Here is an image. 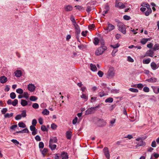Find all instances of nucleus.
I'll return each mask as SVG.
<instances>
[{
	"label": "nucleus",
	"instance_id": "nucleus-5",
	"mask_svg": "<svg viewBox=\"0 0 159 159\" xmlns=\"http://www.w3.org/2000/svg\"><path fill=\"white\" fill-rule=\"evenodd\" d=\"M104 28L105 30H107L108 31L110 32L114 30L115 28V27L114 25L110 24L109 22H108L106 27H105Z\"/></svg>",
	"mask_w": 159,
	"mask_h": 159
},
{
	"label": "nucleus",
	"instance_id": "nucleus-50",
	"mask_svg": "<svg viewBox=\"0 0 159 159\" xmlns=\"http://www.w3.org/2000/svg\"><path fill=\"white\" fill-rule=\"evenodd\" d=\"M98 74L100 77H102L103 75V73L101 71L99 70L98 72Z\"/></svg>",
	"mask_w": 159,
	"mask_h": 159
},
{
	"label": "nucleus",
	"instance_id": "nucleus-37",
	"mask_svg": "<svg viewBox=\"0 0 159 159\" xmlns=\"http://www.w3.org/2000/svg\"><path fill=\"white\" fill-rule=\"evenodd\" d=\"M48 151V149L46 148H44L42 151V154L43 155V157H45V154Z\"/></svg>",
	"mask_w": 159,
	"mask_h": 159
},
{
	"label": "nucleus",
	"instance_id": "nucleus-31",
	"mask_svg": "<svg viewBox=\"0 0 159 159\" xmlns=\"http://www.w3.org/2000/svg\"><path fill=\"white\" fill-rule=\"evenodd\" d=\"M16 94L14 92H12L10 94V98L12 99H14L16 98Z\"/></svg>",
	"mask_w": 159,
	"mask_h": 159
},
{
	"label": "nucleus",
	"instance_id": "nucleus-41",
	"mask_svg": "<svg viewBox=\"0 0 159 159\" xmlns=\"http://www.w3.org/2000/svg\"><path fill=\"white\" fill-rule=\"evenodd\" d=\"M41 129L43 131H48V129L46 128V126L44 125H42L41 126Z\"/></svg>",
	"mask_w": 159,
	"mask_h": 159
},
{
	"label": "nucleus",
	"instance_id": "nucleus-30",
	"mask_svg": "<svg viewBox=\"0 0 159 159\" xmlns=\"http://www.w3.org/2000/svg\"><path fill=\"white\" fill-rule=\"evenodd\" d=\"M37 99V97L34 96H31L30 98V101H35Z\"/></svg>",
	"mask_w": 159,
	"mask_h": 159
},
{
	"label": "nucleus",
	"instance_id": "nucleus-40",
	"mask_svg": "<svg viewBox=\"0 0 159 159\" xmlns=\"http://www.w3.org/2000/svg\"><path fill=\"white\" fill-rule=\"evenodd\" d=\"M98 95L100 97H102L106 95V94L104 92H101L98 93Z\"/></svg>",
	"mask_w": 159,
	"mask_h": 159
},
{
	"label": "nucleus",
	"instance_id": "nucleus-42",
	"mask_svg": "<svg viewBox=\"0 0 159 159\" xmlns=\"http://www.w3.org/2000/svg\"><path fill=\"white\" fill-rule=\"evenodd\" d=\"M80 97L81 98L85 100V101H86L88 100V97L85 94H83L82 95L80 96Z\"/></svg>",
	"mask_w": 159,
	"mask_h": 159
},
{
	"label": "nucleus",
	"instance_id": "nucleus-14",
	"mask_svg": "<svg viewBox=\"0 0 159 159\" xmlns=\"http://www.w3.org/2000/svg\"><path fill=\"white\" fill-rule=\"evenodd\" d=\"M102 49V48L100 47L98 48L95 51V55L97 56H99L102 54L103 52Z\"/></svg>",
	"mask_w": 159,
	"mask_h": 159
},
{
	"label": "nucleus",
	"instance_id": "nucleus-12",
	"mask_svg": "<svg viewBox=\"0 0 159 159\" xmlns=\"http://www.w3.org/2000/svg\"><path fill=\"white\" fill-rule=\"evenodd\" d=\"M7 81V79L4 76H2L0 77V82L1 83L4 84Z\"/></svg>",
	"mask_w": 159,
	"mask_h": 159
},
{
	"label": "nucleus",
	"instance_id": "nucleus-19",
	"mask_svg": "<svg viewBox=\"0 0 159 159\" xmlns=\"http://www.w3.org/2000/svg\"><path fill=\"white\" fill-rule=\"evenodd\" d=\"M151 66L152 69L153 70H156L157 68V65L154 62H152L151 63Z\"/></svg>",
	"mask_w": 159,
	"mask_h": 159
},
{
	"label": "nucleus",
	"instance_id": "nucleus-47",
	"mask_svg": "<svg viewBox=\"0 0 159 159\" xmlns=\"http://www.w3.org/2000/svg\"><path fill=\"white\" fill-rule=\"evenodd\" d=\"M44 143L43 142H40L39 143V147L40 148H43L44 147Z\"/></svg>",
	"mask_w": 159,
	"mask_h": 159
},
{
	"label": "nucleus",
	"instance_id": "nucleus-8",
	"mask_svg": "<svg viewBox=\"0 0 159 159\" xmlns=\"http://www.w3.org/2000/svg\"><path fill=\"white\" fill-rule=\"evenodd\" d=\"M115 3V7H119L120 9H123L125 7V5L122 2H116Z\"/></svg>",
	"mask_w": 159,
	"mask_h": 159
},
{
	"label": "nucleus",
	"instance_id": "nucleus-48",
	"mask_svg": "<svg viewBox=\"0 0 159 159\" xmlns=\"http://www.w3.org/2000/svg\"><path fill=\"white\" fill-rule=\"evenodd\" d=\"M91 10V7L90 6H88L87 7L86 11L87 12L89 13Z\"/></svg>",
	"mask_w": 159,
	"mask_h": 159
},
{
	"label": "nucleus",
	"instance_id": "nucleus-43",
	"mask_svg": "<svg viewBox=\"0 0 159 159\" xmlns=\"http://www.w3.org/2000/svg\"><path fill=\"white\" fill-rule=\"evenodd\" d=\"M7 111V109L6 108H2L1 110V112L2 114H5L6 113Z\"/></svg>",
	"mask_w": 159,
	"mask_h": 159
},
{
	"label": "nucleus",
	"instance_id": "nucleus-29",
	"mask_svg": "<svg viewBox=\"0 0 159 159\" xmlns=\"http://www.w3.org/2000/svg\"><path fill=\"white\" fill-rule=\"evenodd\" d=\"M99 42V40L97 38H95L94 39L93 43L94 44L96 45H97L98 43Z\"/></svg>",
	"mask_w": 159,
	"mask_h": 159
},
{
	"label": "nucleus",
	"instance_id": "nucleus-39",
	"mask_svg": "<svg viewBox=\"0 0 159 159\" xmlns=\"http://www.w3.org/2000/svg\"><path fill=\"white\" fill-rule=\"evenodd\" d=\"M32 107L34 109H37L39 107V104L36 103H34L32 105Z\"/></svg>",
	"mask_w": 159,
	"mask_h": 159
},
{
	"label": "nucleus",
	"instance_id": "nucleus-38",
	"mask_svg": "<svg viewBox=\"0 0 159 159\" xmlns=\"http://www.w3.org/2000/svg\"><path fill=\"white\" fill-rule=\"evenodd\" d=\"M151 61L150 59L148 58V59H145L143 60V63L144 64H148Z\"/></svg>",
	"mask_w": 159,
	"mask_h": 159
},
{
	"label": "nucleus",
	"instance_id": "nucleus-16",
	"mask_svg": "<svg viewBox=\"0 0 159 159\" xmlns=\"http://www.w3.org/2000/svg\"><path fill=\"white\" fill-rule=\"evenodd\" d=\"M57 140L56 137H52L51 138L49 141V143H56L57 142Z\"/></svg>",
	"mask_w": 159,
	"mask_h": 159
},
{
	"label": "nucleus",
	"instance_id": "nucleus-35",
	"mask_svg": "<svg viewBox=\"0 0 159 159\" xmlns=\"http://www.w3.org/2000/svg\"><path fill=\"white\" fill-rule=\"evenodd\" d=\"M129 90L130 91L134 93H138L139 92V90L138 89L132 88H130L129 89Z\"/></svg>",
	"mask_w": 159,
	"mask_h": 159
},
{
	"label": "nucleus",
	"instance_id": "nucleus-56",
	"mask_svg": "<svg viewBox=\"0 0 159 159\" xmlns=\"http://www.w3.org/2000/svg\"><path fill=\"white\" fill-rule=\"evenodd\" d=\"M30 130L32 132L33 131L35 130L36 129L34 127V126L31 125L30 126Z\"/></svg>",
	"mask_w": 159,
	"mask_h": 159
},
{
	"label": "nucleus",
	"instance_id": "nucleus-60",
	"mask_svg": "<svg viewBox=\"0 0 159 159\" xmlns=\"http://www.w3.org/2000/svg\"><path fill=\"white\" fill-rule=\"evenodd\" d=\"M22 133H29V131L27 128H25L24 129L22 130Z\"/></svg>",
	"mask_w": 159,
	"mask_h": 159
},
{
	"label": "nucleus",
	"instance_id": "nucleus-26",
	"mask_svg": "<svg viewBox=\"0 0 159 159\" xmlns=\"http://www.w3.org/2000/svg\"><path fill=\"white\" fill-rule=\"evenodd\" d=\"M113 101V98H112L110 97L106 99L105 100L106 102L111 103Z\"/></svg>",
	"mask_w": 159,
	"mask_h": 159
},
{
	"label": "nucleus",
	"instance_id": "nucleus-27",
	"mask_svg": "<svg viewBox=\"0 0 159 159\" xmlns=\"http://www.w3.org/2000/svg\"><path fill=\"white\" fill-rule=\"evenodd\" d=\"M18 103V100L17 99H15L12 102V105L14 107L16 106Z\"/></svg>",
	"mask_w": 159,
	"mask_h": 159
},
{
	"label": "nucleus",
	"instance_id": "nucleus-1",
	"mask_svg": "<svg viewBox=\"0 0 159 159\" xmlns=\"http://www.w3.org/2000/svg\"><path fill=\"white\" fill-rule=\"evenodd\" d=\"M93 121L95 124L99 127L104 126L106 123L103 119L98 117H95L93 119Z\"/></svg>",
	"mask_w": 159,
	"mask_h": 159
},
{
	"label": "nucleus",
	"instance_id": "nucleus-62",
	"mask_svg": "<svg viewBox=\"0 0 159 159\" xmlns=\"http://www.w3.org/2000/svg\"><path fill=\"white\" fill-rule=\"evenodd\" d=\"M24 97L26 98H28L29 97V94L27 92H24L23 94Z\"/></svg>",
	"mask_w": 159,
	"mask_h": 159
},
{
	"label": "nucleus",
	"instance_id": "nucleus-2",
	"mask_svg": "<svg viewBox=\"0 0 159 159\" xmlns=\"http://www.w3.org/2000/svg\"><path fill=\"white\" fill-rule=\"evenodd\" d=\"M117 26L119 28V30L124 34L126 33L125 25L124 24L121 22H118L117 24Z\"/></svg>",
	"mask_w": 159,
	"mask_h": 159
},
{
	"label": "nucleus",
	"instance_id": "nucleus-17",
	"mask_svg": "<svg viewBox=\"0 0 159 159\" xmlns=\"http://www.w3.org/2000/svg\"><path fill=\"white\" fill-rule=\"evenodd\" d=\"M72 132L71 131H67L66 133V138L69 139L71 138Z\"/></svg>",
	"mask_w": 159,
	"mask_h": 159
},
{
	"label": "nucleus",
	"instance_id": "nucleus-63",
	"mask_svg": "<svg viewBox=\"0 0 159 159\" xmlns=\"http://www.w3.org/2000/svg\"><path fill=\"white\" fill-rule=\"evenodd\" d=\"M128 61L130 62H133L134 61L133 59H132L130 57L128 56Z\"/></svg>",
	"mask_w": 159,
	"mask_h": 159
},
{
	"label": "nucleus",
	"instance_id": "nucleus-6",
	"mask_svg": "<svg viewBox=\"0 0 159 159\" xmlns=\"http://www.w3.org/2000/svg\"><path fill=\"white\" fill-rule=\"evenodd\" d=\"M102 151L106 158L108 159H109L110 158V154L108 148L107 147H105Z\"/></svg>",
	"mask_w": 159,
	"mask_h": 159
},
{
	"label": "nucleus",
	"instance_id": "nucleus-20",
	"mask_svg": "<svg viewBox=\"0 0 159 159\" xmlns=\"http://www.w3.org/2000/svg\"><path fill=\"white\" fill-rule=\"evenodd\" d=\"M49 146L51 149L52 150H55L57 147V145L55 144H53V143H49Z\"/></svg>",
	"mask_w": 159,
	"mask_h": 159
},
{
	"label": "nucleus",
	"instance_id": "nucleus-33",
	"mask_svg": "<svg viewBox=\"0 0 159 159\" xmlns=\"http://www.w3.org/2000/svg\"><path fill=\"white\" fill-rule=\"evenodd\" d=\"M145 142L141 140L140 142L138 143L137 145L139 146H144L145 145Z\"/></svg>",
	"mask_w": 159,
	"mask_h": 159
},
{
	"label": "nucleus",
	"instance_id": "nucleus-28",
	"mask_svg": "<svg viewBox=\"0 0 159 159\" xmlns=\"http://www.w3.org/2000/svg\"><path fill=\"white\" fill-rule=\"evenodd\" d=\"M18 126L20 127L25 128L26 127L25 125L23 122H20L18 123Z\"/></svg>",
	"mask_w": 159,
	"mask_h": 159
},
{
	"label": "nucleus",
	"instance_id": "nucleus-23",
	"mask_svg": "<svg viewBox=\"0 0 159 159\" xmlns=\"http://www.w3.org/2000/svg\"><path fill=\"white\" fill-rule=\"evenodd\" d=\"M75 7L76 9V10H78L79 11H84V7L80 5H76L75 6Z\"/></svg>",
	"mask_w": 159,
	"mask_h": 159
},
{
	"label": "nucleus",
	"instance_id": "nucleus-9",
	"mask_svg": "<svg viewBox=\"0 0 159 159\" xmlns=\"http://www.w3.org/2000/svg\"><path fill=\"white\" fill-rule=\"evenodd\" d=\"M68 156L67 153L65 152H62L61 154V157L62 159H68Z\"/></svg>",
	"mask_w": 159,
	"mask_h": 159
},
{
	"label": "nucleus",
	"instance_id": "nucleus-36",
	"mask_svg": "<svg viewBox=\"0 0 159 159\" xmlns=\"http://www.w3.org/2000/svg\"><path fill=\"white\" fill-rule=\"evenodd\" d=\"M16 92L20 94H22L23 93V90L20 88H19L16 90Z\"/></svg>",
	"mask_w": 159,
	"mask_h": 159
},
{
	"label": "nucleus",
	"instance_id": "nucleus-3",
	"mask_svg": "<svg viewBox=\"0 0 159 159\" xmlns=\"http://www.w3.org/2000/svg\"><path fill=\"white\" fill-rule=\"evenodd\" d=\"M142 6L143 7H146L147 8V11L145 12V14L147 16H148L152 11L150 7V5L148 3H143L142 5Z\"/></svg>",
	"mask_w": 159,
	"mask_h": 159
},
{
	"label": "nucleus",
	"instance_id": "nucleus-4",
	"mask_svg": "<svg viewBox=\"0 0 159 159\" xmlns=\"http://www.w3.org/2000/svg\"><path fill=\"white\" fill-rule=\"evenodd\" d=\"M115 75V71L113 68H109L108 72L107 77L108 78H111Z\"/></svg>",
	"mask_w": 159,
	"mask_h": 159
},
{
	"label": "nucleus",
	"instance_id": "nucleus-18",
	"mask_svg": "<svg viewBox=\"0 0 159 159\" xmlns=\"http://www.w3.org/2000/svg\"><path fill=\"white\" fill-rule=\"evenodd\" d=\"M21 104L23 107L26 106L28 104V102L24 99H21Z\"/></svg>",
	"mask_w": 159,
	"mask_h": 159
},
{
	"label": "nucleus",
	"instance_id": "nucleus-61",
	"mask_svg": "<svg viewBox=\"0 0 159 159\" xmlns=\"http://www.w3.org/2000/svg\"><path fill=\"white\" fill-rule=\"evenodd\" d=\"M120 46V45L118 43H117L115 45H111V46L113 48H116L119 47Z\"/></svg>",
	"mask_w": 159,
	"mask_h": 159
},
{
	"label": "nucleus",
	"instance_id": "nucleus-15",
	"mask_svg": "<svg viewBox=\"0 0 159 159\" xmlns=\"http://www.w3.org/2000/svg\"><path fill=\"white\" fill-rule=\"evenodd\" d=\"M15 76L17 77H20L22 75V72L20 70H17L14 72Z\"/></svg>",
	"mask_w": 159,
	"mask_h": 159
},
{
	"label": "nucleus",
	"instance_id": "nucleus-46",
	"mask_svg": "<svg viewBox=\"0 0 159 159\" xmlns=\"http://www.w3.org/2000/svg\"><path fill=\"white\" fill-rule=\"evenodd\" d=\"M123 18L125 20H129L130 19V17L128 16L125 15L123 16Z\"/></svg>",
	"mask_w": 159,
	"mask_h": 159
},
{
	"label": "nucleus",
	"instance_id": "nucleus-53",
	"mask_svg": "<svg viewBox=\"0 0 159 159\" xmlns=\"http://www.w3.org/2000/svg\"><path fill=\"white\" fill-rule=\"evenodd\" d=\"M137 87L138 89H141L143 87V85L141 84H137Z\"/></svg>",
	"mask_w": 159,
	"mask_h": 159
},
{
	"label": "nucleus",
	"instance_id": "nucleus-25",
	"mask_svg": "<svg viewBox=\"0 0 159 159\" xmlns=\"http://www.w3.org/2000/svg\"><path fill=\"white\" fill-rule=\"evenodd\" d=\"M159 49V44H155L154 47L152 48V50L154 51H155Z\"/></svg>",
	"mask_w": 159,
	"mask_h": 159
},
{
	"label": "nucleus",
	"instance_id": "nucleus-64",
	"mask_svg": "<svg viewBox=\"0 0 159 159\" xmlns=\"http://www.w3.org/2000/svg\"><path fill=\"white\" fill-rule=\"evenodd\" d=\"M151 146L153 147H155L156 146V142L155 141H153L152 143Z\"/></svg>",
	"mask_w": 159,
	"mask_h": 159
},
{
	"label": "nucleus",
	"instance_id": "nucleus-54",
	"mask_svg": "<svg viewBox=\"0 0 159 159\" xmlns=\"http://www.w3.org/2000/svg\"><path fill=\"white\" fill-rule=\"evenodd\" d=\"M21 118V115L19 114L17 115L15 118V119L16 120H20Z\"/></svg>",
	"mask_w": 159,
	"mask_h": 159
},
{
	"label": "nucleus",
	"instance_id": "nucleus-22",
	"mask_svg": "<svg viewBox=\"0 0 159 159\" xmlns=\"http://www.w3.org/2000/svg\"><path fill=\"white\" fill-rule=\"evenodd\" d=\"M90 66V69L92 71H95L97 70V68L95 65L91 64Z\"/></svg>",
	"mask_w": 159,
	"mask_h": 159
},
{
	"label": "nucleus",
	"instance_id": "nucleus-59",
	"mask_svg": "<svg viewBox=\"0 0 159 159\" xmlns=\"http://www.w3.org/2000/svg\"><path fill=\"white\" fill-rule=\"evenodd\" d=\"M100 48H102V51H103V52H104L105 50H106L107 49V47L104 46H102L101 47H100Z\"/></svg>",
	"mask_w": 159,
	"mask_h": 159
},
{
	"label": "nucleus",
	"instance_id": "nucleus-55",
	"mask_svg": "<svg viewBox=\"0 0 159 159\" xmlns=\"http://www.w3.org/2000/svg\"><path fill=\"white\" fill-rule=\"evenodd\" d=\"M37 123V120L36 119H33L32 121V126H35Z\"/></svg>",
	"mask_w": 159,
	"mask_h": 159
},
{
	"label": "nucleus",
	"instance_id": "nucleus-45",
	"mask_svg": "<svg viewBox=\"0 0 159 159\" xmlns=\"http://www.w3.org/2000/svg\"><path fill=\"white\" fill-rule=\"evenodd\" d=\"M51 128L53 130L56 129L57 127V126L54 123L52 124L51 125Z\"/></svg>",
	"mask_w": 159,
	"mask_h": 159
},
{
	"label": "nucleus",
	"instance_id": "nucleus-24",
	"mask_svg": "<svg viewBox=\"0 0 159 159\" xmlns=\"http://www.w3.org/2000/svg\"><path fill=\"white\" fill-rule=\"evenodd\" d=\"M75 34H76V36L77 38L78 35H79L80 33V28H79L78 29H75Z\"/></svg>",
	"mask_w": 159,
	"mask_h": 159
},
{
	"label": "nucleus",
	"instance_id": "nucleus-51",
	"mask_svg": "<svg viewBox=\"0 0 159 159\" xmlns=\"http://www.w3.org/2000/svg\"><path fill=\"white\" fill-rule=\"evenodd\" d=\"M143 91L145 92H148L149 91V89L148 87H145L143 88Z\"/></svg>",
	"mask_w": 159,
	"mask_h": 159
},
{
	"label": "nucleus",
	"instance_id": "nucleus-52",
	"mask_svg": "<svg viewBox=\"0 0 159 159\" xmlns=\"http://www.w3.org/2000/svg\"><path fill=\"white\" fill-rule=\"evenodd\" d=\"M70 20L72 22V23L75 22L74 17L73 15H71V16L70 17Z\"/></svg>",
	"mask_w": 159,
	"mask_h": 159
},
{
	"label": "nucleus",
	"instance_id": "nucleus-7",
	"mask_svg": "<svg viewBox=\"0 0 159 159\" xmlns=\"http://www.w3.org/2000/svg\"><path fill=\"white\" fill-rule=\"evenodd\" d=\"M97 107H92L88 109L86 111L85 114L86 115H89L94 113Z\"/></svg>",
	"mask_w": 159,
	"mask_h": 159
},
{
	"label": "nucleus",
	"instance_id": "nucleus-49",
	"mask_svg": "<svg viewBox=\"0 0 159 159\" xmlns=\"http://www.w3.org/2000/svg\"><path fill=\"white\" fill-rule=\"evenodd\" d=\"M11 141L16 145H18L19 144V142L16 139H13L11 140Z\"/></svg>",
	"mask_w": 159,
	"mask_h": 159
},
{
	"label": "nucleus",
	"instance_id": "nucleus-21",
	"mask_svg": "<svg viewBox=\"0 0 159 159\" xmlns=\"http://www.w3.org/2000/svg\"><path fill=\"white\" fill-rule=\"evenodd\" d=\"M13 115V113H11L10 114L7 113L4 115V116L5 118H10Z\"/></svg>",
	"mask_w": 159,
	"mask_h": 159
},
{
	"label": "nucleus",
	"instance_id": "nucleus-32",
	"mask_svg": "<svg viewBox=\"0 0 159 159\" xmlns=\"http://www.w3.org/2000/svg\"><path fill=\"white\" fill-rule=\"evenodd\" d=\"M42 114L44 115H48L49 114V111L47 109H44L42 112Z\"/></svg>",
	"mask_w": 159,
	"mask_h": 159
},
{
	"label": "nucleus",
	"instance_id": "nucleus-10",
	"mask_svg": "<svg viewBox=\"0 0 159 159\" xmlns=\"http://www.w3.org/2000/svg\"><path fill=\"white\" fill-rule=\"evenodd\" d=\"M27 88L28 90L30 92H33L35 89V87L34 85L32 84L28 85Z\"/></svg>",
	"mask_w": 159,
	"mask_h": 159
},
{
	"label": "nucleus",
	"instance_id": "nucleus-13",
	"mask_svg": "<svg viewBox=\"0 0 159 159\" xmlns=\"http://www.w3.org/2000/svg\"><path fill=\"white\" fill-rule=\"evenodd\" d=\"M154 53V52L152 51L151 50H149L145 54V56L152 57L153 56V54Z\"/></svg>",
	"mask_w": 159,
	"mask_h": 159
},
{
	"label": "nucleus",
	"instance_id": "nucleus-58",
	"mask_svg": "<svg viewBox=\"0 0 159 159\" xmlns=\"http://www.w3.org/2000/svg\"><path fill=\"white\" fill-rule=\"evenodd\" d=\"M35 140L37 141H39L41 140V139L40 137L38 135H36L35 136Z\"/></svg>",
	"mask_w": 159,
	"mask_h": 159
},
{
	"label": "nucleus",
	"instance_id": "nucleus-34",
	"mask_svg": "<svg viewBox=\"0 0 159 159\" xmlns=\"http://www.w3.org/2000/svg\"><path fill=\"white\" fill-rule=\"evenodd\" d=\"M20 115H21V117H25L27 115L26 114V111L25 110H23Z\"/></svg>",
	"mask_w": 159,
	"mask_h": 159
},
{
	"label": "nucleus",
	"instance_id": "nucleus-57",
	"mask_svg": "<svg viewBox=\"0 0 159 159\" xmlns=\"http://www.w3.org/2000/svg\"><path fill=\"white\" fill-rule=\"evenodd\" d=\"M78 118L77 117H75L72 121V123L73 124H75L77 122Z\"/></svg>",
	"mask_w": 159,
	"mask_h": 159
},
{
	"label": "nucleus",
	"instance_id": "nucleus-44",
	"mask_svg": "<svg viewBox=\"0 0 159 159\" xmlns=\"http://www.w3.org/2000/svg\"><path fill=\"white\" fill-rule=\"evenodd\" d=\"M148 41V39H142L141 41V43L143 44H145Z\"/></svg>",
	"mask_w": 159,
	"mask_h": 159
},
{
	"label": "nucleus",
	"instance_id": "nucleus-11",
	"mask_svg": "<svg viewBox=\"0 0 159 159\" xmlns=\"http://www.w3.org/2000/svg\"><path fill=\"white\" fill-rule=\"evenodd\" d=\"M65 10L66 11H70L73 9V7L70 5H65L64 7Z\"/></svg>",
	"mask_w": 159,
	"mask_h": 159
}]
</instances>
